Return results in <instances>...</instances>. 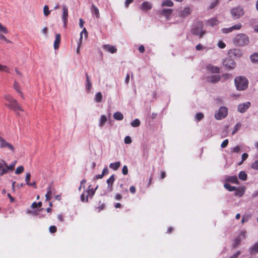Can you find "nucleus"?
<instances>
[{
  "label": "nucleus",
  "instance_id": "obj_1",
  "mask_svg": "<svg viewBox=\"0 0 258 258\" xmlns=\"http://www.w3.org/2000/svg\"><path fill=\"white\" fill-rule=\"evenodd\" d=\"M233 42L237 46H243L248 44L249 38L246 34L240 33L234 37Z\"/></svg>",
  "mask_w": 258,
  "mask_h": 258
},
{
  "label": "nucleus",
  "instance_id": "obj_2",
  "mask_svg": "<svg viewBox=\"0 0 258 258\" xmlns=\"http://www.w3.org/2000/svg\"><path fill=\"white\" fill-rule=\"evenodd\" d=\"M235 84L238 90L241 91L246 89L248 87V81L244 77H237L234 79Z\"/></svg>",
  "mask_w": 258,
  "mask_h": 258
},
{
  "label": "nucleus",
  "instance_id": "obj_3",
  "mask_svg": "<svg viewBox=\"0 0 258 258\" xmlns=\"http://www.w3.org/2000/svg\"><path fill=\"white\" fill-rule=\"evenodd\" d=\"M232 17L236 20L241 18L244 14L243 9L241 6H238L231 9Z\"/></svg>",
  "mask_w": 258,
  "mask_h": 258
},
{
  "label": "nucleus",
  "instance_id": "obj_4",
  "mask_svg": "<svg viewBox=\"0 0 258 258\" xmlns=\"http://www.w3.org/2000/svg\"><path fill=\"white\" fill-rule=\"evenodd\" d=\"M228 114V109L226 107H221L218 111L215 113V117L218 120L225 118Z\"/></svg>",
  "mask_w": 258,
  "mask_h": 258
},
{
  "label": "nucleus",
  "instance_id": "obj_5",
  "mask_svg": "<svg viewBox=\"0 0 258 258\" xmlns=\"http://www.w3.org/2000/svg\"><path fill=\"white\" fill-rule=\"evenodd\" d=\"M192 33L196 35H200V38H201L205 33L203 31V25L202 23H198L192 30Z\"/></svg>",
  "mask_w": 258,
  "mask_h": 258
},
{
  "label": "nucleus",
  "instance_id": "obj_6",
  "mask_svg": "<svg viewBox=\"0 0 258 258\" xmlns=\"http://www.w3.org/2000/svg\"><path fill=\"white\" fill-rule=\"evenodd\" d=\"M223 64L228 70H232L234 69L236 63L233 59L228 57L223 61Z\"/></svg>",
  "mask_w": 258,
  "mask_h": 258
},
{
  "label": "nucleus",
  "instance_id": "obj_7",
  "mask_svg": "<svg viewBox=\"0 0 258 258\" xmlns=\"http://www.w3.org/2000/svg\"><path fill=\"white\" fill-rule=\"evenodd\" d=\"M192 11L191 8L189 7H185L183 9H181L178 12V16L180 18H185L191 14Z\"/></svg>",
  "mask_w": 258,
  "mask_h": 258
},
{
  "label": "nucleus",
  "instance_id": "obj_8",
  "mask_svg": "<svg viewBox=\"0 0 258 258\" xmlns=\"http://www.w3.org/2000/svg\"><path fill=\"white\" fill-rule=\"evenodd\" d=\"M242 28V25L240 23H237L236 25L232 26L231 27L228 28H223L221 31L223 33L227 34L231 32L232 31L235 30H239Z\"/></svg>",
  "mask_w": 258,
  "mask_h": 258
},
{
  "label": "nucleus",
  "instance_id": "obj_9",
  "mask_svg": "<svg viewBox=\"0 0 258 258\" xmlns=\"http://www.w3.org/2000/svg\"><path fill=\"white\" fill-rule=\"evenodd\" d=\"M15 103L13 102L12 104H6V105L10 109L14 110V111H23V109L21 105L18 103V101L15 99Z\"/></svg>",
  "mask_w": 258,
  "mask_h": 258
},
{
  "label": "nucleus",
  "instance_id": "obj_10",
  "mask_svg": "<svg viewBox=\"0 0 258 258\" xmlns=\"http://www.w3.org/2000/svg\"><path fill=\"white\" fill-rule=\"evenodd\" d=\"M250 105L251 103L250 102L240 104L237 106V110L240 113H244L250 106Z\"/></svg>",
  "mask_w": 258,
  "mask_h": 258
},
{
  "label": "nucleus",
  "instance_id": "obj_11",
  "mask_svg": "<svg viewBox=\"0 0 258 258\" xmlns=\"http://www.w3.org/2000/svg\"><path fill=\"white\" fill-rule=\"evenodd\" d=\"M115 181V176L114 175H112L106 181L107 183V190L109 192H111L113 189V183Z\"/></svg>",
  "mask_w": 258,
  "mask_h": 258
},
{
  "label": "nucleus",
  "instance_id": "obj_12",
  "mask_svg": "<svg viewBox=\"0 0 258 258\" xmlns=\"http://www.w3.org/2000/svg\"><path fill=\"white\" fill-rule=\"evenodd\" d=\"M7 173V163L4 160H0V176Z\"/></svg>",
  "mask_w": 258,
  "mask_h": 258
},
{
  "label": "nucleus",
  "instance_id": "obj_13",
  "mask_svg": "<svg viewBox=\"0 0 258 258\" xmlns=\"http://www.w3.org/2000/svg\"><path fill=\"white\" fill-rule=\"evenodd\" d=\"M63 13L62 16V21L63 22L64 27H66L67 22H68V8L66 6H63L62 8Z\"/></svg>",
  "mask_w": 258,
  "mask_h": 258
},
{
  "label": "nucleus",
  "instance_id": "obj_14",
  "mask_svg": "<svg viewBox=\"0 0 258 258\" xmlns=\"http://www.w3.org/2000/svg\"><path fill=\"white\" fill-rule=\"evenodd\" d=\"M102 47L105 50L111 53H114L117 51V49L114 46L109 44H104Z\"/></svg>",
  "mask_w": 258,
  "mask_h": 258
},
{
  "label": "nucleus",
  "instance_id": "obj_15",
  "mask_svg": "<svg viewBox=\"0 0 258 258\" xmlns=\"http://www.w3.org/2000/svg\"><path fill=\"white\" fill-rule=\"evenodd\" d=\"M221 77L219 75H214L208 78L209 82L215 83L220 80Z\"/></svg>",
  "mask_w": 258,
  "mask_h": 258
},
{
  "label": "nucleus",
  "instance_id": "obj_16",
  "mask_svg": "<svg viewBox=\"0 0 258 258\" xmlns=\"http://www.w3.org/2000/svg\"><path fill=\"white\" fill-rule=\"evenodd\" d=\"M207 70L212 73H219L220 72V69L218 67L214 66L212 64H208L207 66Z\"/></svg>",
  "mask_w": 258,
  "mask_h": 258
},
{
  "label": "nucleus",
  "instance_id": "obj_17",
  "mask_svg": "<svg viewBox=\"0 0 258 258\" xmlns=\"http://www.w3.org/2000/svg\"><path fill=\"white\" fill-rule=\"evenodd\" d=\"M152 4L148 2H144L143 3L141 6V9L143 11H148L152 9Z\"/></svg>",
  "mask_w": 258,
  "mask_h": 258
},
{
  "label": "nucleus",
  "instance_id": "obj_18",
  "mask_svg": "<svg viewBox=\"0 0 258 258\" xmlns=\"http://www.w3.org/2000/svg\"><path fill=\"white\" fill-rule=\"evenodd\" d=\"M61 36L60 34H57L55 37V40L54 42V48L57 49L59 47V43L60 42Z\"/></svg>",
  "mask_w": 258,
  "mask_h": 258
},
{
  "label": "nucleus",
  "instance_id": "obj_19",
  "mask_svg": "<svg viewBox=\"0 0 258 258\" xmlns=\"http://www.w3.org/2000/svg\"><path fill=\"white\" fill-rule=\"evenodd\" d=\"M172 10L170 9H164L162 10L161 14L168 18L171 15Z\"/></svg>",
  "mask_w": 258,
  "mask_h": 258
},
{
  "label": "nucleus",
  "instance_id": "obj_20",
  "mask_svg": "<svg viewBox=\"0 0 258 258\" xmlns=\"http://www.w3.org/2000/svg\"><path fill=\"white\" fill-rule=\"evenodd\" d=\"M4 99L8 102L7 104H12V103L15 102V99H14L12 95L10 94H6L4 96Z\"/></svg>",
  "mask_w": 258,
  "mask_h": 258
},
{
  "label": "nucleus",
  "instance_id": "obj_21",
  "mask_svg": "<svg viewBox=\"0 0 258 258\" xmlns=\"http://www.w3.org/2000/svg\"><path fill=\"white\" fill-rule=\"evenodd\" d=\"M14 88L15 90L18 93H19L20 94V95L21 96L22 98H24L23 94V93L21 92V91L20 90V86L19 84H18V83L17 82H16V81L14 82Z\"/></svg>",
  "mask_w": 258,
  "mask_h": 258
},
{
  "label": "nucleus",
  "instance_id": "obj_22",
  "mask_svg": "<svg viewBox=\"0 0 258 258\" xmlns=\"http://www.w3.org/2000/svg\"><path fill=\"white\" fill-rule=\"evenodd\" d=\"M235 195L239 197H242L245 191L244 189L242 188H236V190H235Z\"/></svg>",
  "mask_w": 258,
  "mask_h": 258
},
{
  "label": "nucleus",
  "instance_id": "obj_23",
  "mask_svg": "<svg viewBox=\"0 0 258 258\" xmlns=\"http://www.w3.org/2000/svg\"><path fill=\"white\" fill-rule=\"evenodd\" d=\"M120 164L119 161L111 163L109 165V167L114 170H116L119 168Z\"/></svg>",
  "mask_w": 258,
  "mask_h": 258
},
{
  "label": "nucleus",
  "instance_id": "obj_24",
  "mask_svg": "<svg viewBox=\"0 0 258 258\" xmlns=\"http://www.w3.org/2000/svg\"><path fill=\"white\" fill-rule=\"evenodd\" d=\"M51 186L49 185L47 188V193L45 195L46 201H50L51 199Z\"/></svg>",
  "mask_w": 258,
  "mask_h": 258
},
{
  "label": "nucleus",
  "instance_id": "obj_25",
  "mask_svg": "<svg viewBox=\"0 0 258 258\" xmlns=\"http://www.w3.org/2000/svg\"><path fill=\"white\" fill-rule=\"evenodd\" d=\"M207 23L211 26L214 27V26L217 25L219 23V22L216 19L212 18L209 20L207 22Z\"/></svg>",
  "mask_w": 258,
  "mask_h": 258
},
{
  "label": "nucleus",
  "instance_id": "obj_26",
  "mask_svg": "<svg viewBox=\"0 0 258 258\" xmlns=\"http://www.w3.org/2000/svg\"><path fill=\"white\" fill-rule=\"evenodd\" d=\"M91 11L93 14H94L96 17L98 18L99 17V12L98 9L94 5H92Z\"/></svg>",
  "mask_w": 258,
  "mask_h": 258
},
{
  "label": "nucleus",
  "instance_id": "obj_27",
  "mask_svg": "<svg viewBox=\"0 0 258 258\" xmlns=\"http://www.w3.org/2000/svg\"><path fill=\"white\" fill-rule=\"evenodd\" d=\"M114 119L117 120H121L123 118V114L120 112H116L113 114Z\"/></svg>",
  "mask_w": 258,
  "mask_h": 258
},
{
  "label": "nucleus",
  "instance_id": "obj_28",
  "mask_svg": "<svg viewBox=\"0 0 258 258\" xmlns=\"http://www.w3.org/2000/svg\"><path fill=\"white\" fill-rule=\"evenodd\" d=\"M227 181L233 183H238V180L236 176H229L227 178Z\"/></svg>",
  "mask_w": 258,
  "mask_h": 258
},
{
  "label": "nucleus",
  "instance_id": "obj_29",
  "mask_svg": "<svg viewBox=\"0 0 258 258\" xmlns=\"http://www.w3.org/2000/svg\"><path fill=\"white\" fill-rule=\"evenodd\" d=\"M173 3L171 0H164L162 3V7H172Z\"/></svg>",
  "mask_w": 258,
  "mask_h": 258
},
{
  "label": "nucleus",
  "instance_id": "obj_30",
  "mask_svg": "<svg viewBox=\"0 0 258 258\" xmlns=\"http://www.w3.org/2000/svg\"><path fill=\"white\" fill-rule=\"evenodd\" d=\"M86 82H87L86 87V89L88 91H89L91 88L92 84H91L89 75L87 73L86 74Z\"/></svg>",
  "mask_w": 258,
  "mask_h": 258
},
{
  "label": "nucleus",
  "instance_id": "obj_31",
  "mask_svg": "<svg viewBox=\"0 0 258 258\" xmlns=\"http://www.w3.org/2000/svg\"><path fill=\"white\" fill-rule=\"evenodd\" d=\"M107 118L106 116L104 115H102L100 117V122H99V126H103L105 123L107 121Z\"/></svg>",
  "mask_w": 258,
  "mask_h": 258
},
{
  "label": "nucleus",
  "instance_id": "obj_32",
  "mask_svg": "<svg viewBox=\"0 0 258 258\" xmlns=\"http://www.w3.org/2000/svg\"><path fill=\"white\" fill-rule=\"evenodd\" d=\"M91 186V185H90L89 187H88V189L86 191V192H87V195L88 196V197H91V198H92L93 196H94V195L95 194V189H94L93 188H90Z\"/></svg>",
  "mask_w": 258,
  "mask_h": 258
},
{
  "label": "nucleus",
  "instance_id": "obj_33",
  "mask_svg": "<svg viewBox=\"0 0 258 258\" xmlns=\"http://www.w3.org/2000/svg\"><path fill=\"white\" fill-rule=\"evenodd\" d=\"M102 95L101 92H97L95 97V101L96 102H100L102 101Z\"/></svg>",
  "mask_w": 258,
  "mask_h": 258
},
{
  "label": "nucleus",
  "instance_id": "obj_34",
  "mask_svg": "<svg viewBox=\"0 0 258 258\" xmlns=\"http://www.w3.org/2000/svg\"><path fill=\"white\" fill-rule=\"evenodd\" d=\"M251 215L250 214H245L243 215L241 219V223L243 224L245 222H247L251 218Z\"/></svg>",
  "mask_w": 258,
  "mask_h": 258
},
{
  "label": "nucleus",
  "instance_id": "obj_35",
  "mask_svg": "<svg viewBox=\"0 0 258 258\" xmlns=\"http://www.w3.org/2000/svg\"><path fill=\"white\" fill-rule=\"evenodd\" d=\"M249 250L251 253L258 252V242H256L253 246L251 247Z\"/></svg>",
  "mask_w": 258,
  "mask_h": 258
},
{
  "label": "nucleus",
  "instance_id": "obj_36",
  "mask_svg": "<svg viewBox=\"0 0 258 258\" xmlns=\"http://www.w3.org/2000/svg\"><path fill=\"white\" fill-rule=\"evenodd\" d=\"M239 178L242 180H246L247 175L244 171H240L238 175Z\"/></svg>",
  "mask_w": 258,
  "mask_h": 258
},
{
  "label": "nucleus",
  "instance_id": "obj_37",
  "mask_svg": "<svg viewBox=\"0 0 258 258\" xmlns=\"http://www.w3.org/2000/svg\"><path fill=\"white\" fill-rule=\"evenodd\" d=\"M250 58L253 62H258V53H255L251 55Z\"/></svg>",
  "mask_w": 258,
  "mask_h": 258
},
{
  "label": "nucleus",
  "instance_id": "obj_38",
  "mask_svg": "<svg viewBox=\"0 0 258 258\" xmlns=\"http://www.w3.org/2000/svg\"><path fill=\"white\" fill-rule=\"evenodd\" d=\"M224 187L227 189V190H228L229 191H233V190H236V187L235 186H231L228 183H225L224 184Z\"/></svg>",
  "mask_w": 258,
  "mask_h": 258
},
{
  "label": "nucleus",
  "instance_id": "obj_39",
  "mask_svg": "<svg viewBox=\"0 0 258 258\" xmlns=\"http://www.w3.org/2000/svg\"><path fill=\"white\" fill-rule=\"evenodd\" d=\"M0 71L6 73H10V69L6 66L0 64Z\"/></svg>",
  "mask_w": 258,
  "mask_h": 258
},
{
  "label": "nucleus",
  "instance_id": "obj_40",
  "mask_svg": "<svg viewBox=\"0 0 258 258\" xmlns=\"http://www.w3.org/2000/svg\"><path fill=\"white\" fill-rule=\"evenodd\" d=\"M131 125L133 127H138L140 125V121L138 119H135L131 122Z\"/></svg>",
  "mask_w": 258,
  "mask_h": 258
},
{
  "label": "nucleus",
  "instance_id": "obj_41",
  "mask_svg": "<svg viewBox=\"0 0 258 258\" xmlns=\"http://www.w3.org/2000/svg\"><path fill=\"white\" fill-rule=\"evenodd\" d=\"M24 170V167L23 166H20L18 167L15 170V174H20L22 173Z\"/></svg>",
  "mask_w": 258,
  "mask_h": 258
},
{
  "label": "nucleus",
  "instance_id": "obj_42",
  "mask_svg": "<svg viewBox=\"0 0 258 258\" xmlns=\"http://www.w3.org/2000/svg\"><path fill=\"white\" fill-rule=\"evenodd\" d=\"M204 115L202 112H199L196 115L195 118L198 121H200L203 119Z\"/></svg>",
  "mask_w": 258,
  "mask_h": 258
},
{
  "label": "nucleus",
  "instance_id": "obj_43",
  "mask_svg": "<svg viewBox=\"0 0 258 258\" xmlns=\"http://www.w3.org/2000/svg\"><path fill=\"white\" fill-rule=\"evenodd\" d=\"M83 34H85V36L86 38L87 37V36H88V32H87V30H86V29L85 28H83V31L80 33V42H81L82 40Z\"/></svg>",
  "mask_w": 258,
  "mask_h": 258
},
{
  "label": "nucleus",
  "instance_id": "obj_44",
  "mask_svg": "<svg viewBox=\"0 0 258 258\" xmlns=\"http://www.w3.org/2000/svg\"><path fill=\"white\" fill-rule=\"evenodd\" d=\"M42 206V203L39 202L38 203L33 202L31 205V207L33 209L37 208V207H41Z\"/></svg>",
  "mask_w": 258,
  "mask_h": 258
},
{
  "label": "nucleus",
  "instance_id": "obj_45",
  "mask_svg": "<svg viewBox=\"0 0 258 258\" xmlns=\"http://www.w3.org/2000/svg\"><path fill=\"white\" fill-rule=\"evenodd\" d=\"M241 126V124L239 123H236V124L234 127V130L232 133V135H234L237 131L240 128Z\"/></svg>",
  "mask_w": 258,
  "mask_h": 258
},
{
  "label": "nucleus",
  "instance_id": "obj_46",
  "mask_svg": "<svg viewBox=\"0 0 258 258\" xmlns=\"http://www.w3.org/2000/svg\"><path fill=\"white\" fill-rule=\"evenodd\" d=\"M251 168L254 170H258V159L251 164Z\"/></svg>",
  "mask_w": 258,
  "mask_h": 258
},
{
  "label": "nucleus",
  "instance_id": "obj_47",
  "mask_svg": "<svg viewBox=\"0 0 258 258\" xmlns=\"http://www.w3.org/2000/svg\"><path fill=\"white\" fill-rule=\"evenodd\" d=\"M43 12L45 16H47L50 14V12L49 11V8L48 6L47 5H45L43 8Z\"/></svg>",
  "mask_w": 258,
  "mask_h": 258
},
{
  "label": "nucleus",
  "instance_id": "obj_48",
  "mask_svg": "<svg viewBox=\"0 0 258 258\" xmlns=\"http://www.w3.org/2000/svg\"><path fill=\"white\" fill-rule=\"evenodd\" d=\"M0 32H2L3 33H4V34H7L8 32L7 28L6 27L4 26L1 23H0Z\"/></svg>",
  "mask_w": 258,
  "mask_h": 258
},
{
  "label": "nucleus",
  "instance_id": "obj_49",
  "mask_svg": "<svg viewBox=\"0 0 258 258\" xmlns=\"http://www.w3.org/2000/svg\"><path fill=\"white\" fill-rule=\"evenodd\" d=\"M31 178V174L30 173H27L25 178V181L26 182V184L28 185V184H30V180Z\"/></svg>",
  "mask_w": 258,
  "mask_h": 258
},
{
  "label": "nucleus",
  "instance_id": "obj_50",
  "mask_svg": "<svg viewBox=\"0 0 258 258\" xmlns=\"http://www.w3.org/2000/svg\"><path fill=\"white\" fill-rule=\"evenodd\" d=\"M15 167V163L13 164H11L10 165H8L7 164V173H9V171H12L14 170Z\"/></svg>",
  "mask_w": 258,
  "mask_h": 258
},
{
  "label": "nucleus",
  "instance_id": "obj_51",
  "mask_svg": "<svg viewBox=\"0 0 258 258\" xmlns=\"http://www.w3.org/2000/svg\"><path fill=\"white\" fill-rule=\"evenodd\" d=\"M81 200L83 202H88V196H86V197H85L84 193H83L81 195Z\"/></svg>",
  "mask_w": 258,
  "mask_h": 258
},
{
  "label": "nucleus",
  "instance_id": "obj_52",
  "mask_svg": "<svg viewBox=\"0 0 258 258\" xmlns=\"http://www.w3.org/2000/svg\"><path fill=\"white\" fill-rule=\"evenodd\" d=\"M49 230L51 233H54L56 232L57 228L56 226L52 225L49 227Z\"/></svg>",
  "mask_w": 258,
  "mask_h": 258
},
{
  "label": "nucleus",
  "instance_id": "obj_53",
  "mask_svg": "<svg viewBox=\"0 0 258 258\" xmlns=\"http://www.w3.org/2000/svg\"><path fill=\"white\" fill-rule=\"evenodd\" d=\"M219 3V0H215L213 2H212L209 7V9H212L214 8Z\"/></svg>",
  "mask_w": 258,
  "mask_h": 258
},
{
  "label": "nucleus",
  "instance_id": "obj_54",
  "mask_svg": "<svg viewBox=\"0 0 258 258\" xmlns=\"http://www.w3.org/2000/svg\"><path fill=\"white\" fill-rule=\"evenodd\" d=\"M124 142L126 144H130L132 143V140L130 136H126L124 139Z\"/></svg>",
  "mask_w": 258,
  "mask_h": 258
},
{
  "label": "nucleus",
  "instance_id": "obj_55",
  "mask_svg": "<svg viewBox=\"0 0 258 258\" xmlns=\"http://www.w3.org/2000/svg\"><path fill=\"white\" fill-rule=\"evenodd\" d=\"M248 154L246 153H243L242 155V160L240 163H239V165H241L247 158H248Z\"/></svg>",
  "mask_w": 258,
  "mask_h": 258
},
{
  "label": "nucleus",
  "instance_id": "obj_56",
  "mask_svg": "<svg viewBox=\"0 0 258 258\" xmlns=\"http://www.w3.org/2000/svg\"><path fill=\"white\" fill-rule=\"evenodd\" d=\"M217 45L221 49L224 48L226 47L225 43L221 40L219 41Z\"/></svg>",
  "mask_w": 258,
  "mask_h": 258
},
{
  "label": "nucleus",
  "instance_id": "obj_57",
  "mask_svg": "<svg viewBox=\"0 0 258 258\" xmlns=\"http://www.w3.org/2000/svg\"><path fill=\"white\" fill-rule=\"evenodd\" d=\"M122 172L123 175H127L128 174V168L126 165H124L122 169Z\"/></svg>",
  "mask_w": 258,
  "mask_h": 258
},
{
  "label": "nucleus",
  "instance_id": "obj_58",
  "mask_svg": "<svg viewBox=\"0 0 258 258\" xmlns=\"http://www.w3.org/2000/svg\"><path fill=\"white\" fill-rule=\"evenodd\" d=\"M0 39L5 41L7 43H11L10 40L8 39L4 35L0 34Z\"/></svg>",
  "mask_w": 258,
  "mask_h": 258
},
{
  "label": "nucleus",
  "instance_id": "obj_59",
  "mask_svg": "<svg viewBox=\"0 0 258 258\" xmlns=\"http://www.w3.org/2000/svg\"><path fill=\"white\" fill-rule=\"evenodd\" d=\"M228 142H229V141H228V139H226V140H224L221 145V147L222 148H224L226 147L228 144Z\"/></svg>",
  "mask_w": 258,
  "mask_h": 258
},
{
  "label": "nucleus",
  "instance_id": "obj_60",
  "mask_svg": "<svg viewBox=\"0 0 258 258\" xmlns=\"http://www.w3.org/2000/svg\"><path fill=\"white\" fill-rule=\"evenodd\" d=\"M240 151V148L239 146H237L231 149V151L233 153H238Z\"/></svg>",
  "mask_w": 258,
  "mask_h": 258
},
{
  "label": "nucleus",
  "instance_id": "obj_61",
  "mask_svg": "<svg viewBox=\"0 0 258 258\" xmlns=\"http://www.w3.org/2000/svg\"><path fill=\"white\" fill-rule=\"evenodd\" d=\"M130 191L132 194H135L136 191V189L135 186L134 185L131 186L130 188Z\"/></svg>",
  "mask_w": 258,
  "mask_h": 258
},
{
  "label": "nucleus",
  "instance_id": "obj_62",
  "mask_svg": "<svg viewBox=\"0 0 258 258\" xmlns=\"http://www.w3.org/2000/svg\"><path fill=\"white\" fill-rule=\"evenodd\" d=\"M133 2V0H126L124 3L125 7L128 8L129 5Z\"/></svg>",
  "mask_w": 258,
  "mask_h": 258
},
{
  "label": "nucleus",
  "instance_id": "obj_63",
  "mask_svg": "<svg viewBox=\"0 0 258 258\" xmlns=\"http://www.w3.org/2000/svg\"><path fill=\"white\" fill-rule=\"evenodd\" d=\"M139 51L141 53H144L145 52V47L143 45H140L139 47Z\"/></svg>",
  "mask_w": 258,
  "mask_h": 258
},
{
  "label": "nucleus",
  "instance_id": "obj_64",
  "mask_svg": "<svg viewBox=\"0 0 258 258\" xmlns=\"http://www.w3.org/2000/svg\"><path fill=\"white\" fill-rule=\"evenodd\" d=\"M108 173V169L107 167H105L102 172V175L104 176L105 175H106Z\"/></svg>",
  "mask_w": 258,
  "mask_h": 258
}]
</instances>
